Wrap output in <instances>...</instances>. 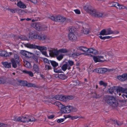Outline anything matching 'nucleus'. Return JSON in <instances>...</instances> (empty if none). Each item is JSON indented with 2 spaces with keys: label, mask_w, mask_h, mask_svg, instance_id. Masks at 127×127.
Masks as SVG:
<instances>
[{
  "label": "nucleus",
  "mask_w": 127,
  "mask_h": 127,
  "mask_svg": "<svg viewBox=\"0 0 127 127\" xmlns=\"http://www.w3.org/2000/svg\"><path fill=\"white\" fill-rule=\"evenodd\" d=\"M126 8V6H124L120 4H119V5H118L117 8L118 9H125Z\"/></svg>",
  "instance_id": "obj_46"
},
{
  "label": "nucleus",
  "mask_w": 127,
  "mask_h": 127,
  "mask_svg": "<svg viewBox=\"0 0 127 127\" xmlns=\"http://www.w3.org/2000/svg\"><path fill=\"white\" fill-rule=\"evenodd\" d=\"M22 72L25 74H28L31 77H32L33 76V73L31 71H28L26 70H23Z\"/></svg>",
  "instance_id": "obj_25"
},
{
  "label": "nucleus",
  "mask_w": 127,
  "mask_h": 127,
  "mask_svg": "<svg viewBox=\"0 0 127 127\" xmlns=\"http://www.w3.org/2000/svg\"><path fill=\"white\" fill-rule=\"evenodd\" d=\"M36 45H33V44H31L30 43H27L25 44L26 47L30 48H35L36 47L35 46Z\"/></svg>",
  "instance_id": "obj_28"
},
{
  "label": "nucleus",
  "mask_w": 127,
  "mask_h": 127,
  "mask_svg": "<svg viewBox=\"0 0 127 127\" xmlns=\"http://www.w3.org/2000/svg\"><path fill=\"white\" fill-rule=\"evenodd\" d=\"M55 117V115H51L48 116V118L49 119H52Z\"/></svg>",
  "instance_id": "obj_64"
},
{
  "label": "nucleus",
  "mask_w": 127,
  "mask_h": 127,
  "mask_svg": "<svg viewBox=\"0 0 127 127\" xmlns=\"http://www.w3.org/2000/svg\"><path fill=\"white\" fill-rule=\"evenodd\" d=\"M28 82L26 81H23L22 85L24 86H26Z\"/></svg>",
  "instance_id": "obj_62"
},
{
  "label": "nucleus",
  "mask_w": 127,
  "mask_h": 127,
  "mask_svg": "<svg viewBox=\"0 0 127 127\" xmlns=\"http://www.w3.org/2000/svg\"><path fill=\"white\" fill-rule=\"evenodd\" d=\"M104 13L99 12H97L95 17H104Z\"/></svg>",
  "instance_id": "obj_26"
},
{
  "label": "nucleus",
  "mask_w": 127,
  "mask_h": 127,
  "mask_svg": "<svg viewBox=\"0 0 127 127\" xmlns=\"http://www.w3.org/2000/svg\"><path fill=\"white\" fill-rule=\"evenodd\" d=\"M32 70L34 73H38L39 71V66L35 64H34L33 66Z\"/></svg>",
  "instance_id": "obj_17"
},
{
  "label": "nucleus",
  "mask_w": 127,
  "mask_h": 127,
  "mask_svg": "<svg viewBox=\"0 0 127 127\" xmlns=\"http://www.w3.org/2000/svg\"><path fill=\"white\" fill-rule=\"evenodd\" d=\"M49 18L53 21L60 22L62 23H66L70 22V19L66 18L63 16L59 15L55 17L53 16H51Z\"/></svg>",
  "instance_id": "obj_3"
},
{
  "label": "nucleus",
  "mask_w": 127,
  "mask_h": 127,
  "mask_svg": "<svg viewBox=\"0 0 127 127\" xmlns=\"http://www.w3.org/2000/svg\"><path fill=\"white\" fill-rule=\"evenodd\" d=\"M122 93H126L127 94V89L126 88H123Z\"/></svg>",
  "instance_id": "obj_61"
},
{
  "label": "nucleus",
  "mask_w": 127,
  "mask_h": 127,
  "mask_svg": "<svg viewBox=\"0 0 127 127\" xmlns=\"http://www.w3.org/2000/svg\"><path fill=\"white\" fill-rule=\"evenodd\" d=\"M53 98L57 100H60L64 102H67L70 100L73 99L74 97L72 95H55Z\"/></svg>",
  "instance_id": "obj_4"
},
{
  "label": "nucleus",
  "mask_w": 127,
  "mask_h": 127,
  "mask_svg": "<svg viewBox=\"0 0 127 127\" xmlns=\"http://www.w3.org/2000/svg\"><path fill=\"white\" fill-rule=\"evenodd\" d=\"M6 82V79L4 77H0V84H4Z\"/></svg>",
  "instance_id": "obj_40"
},
{
  "label": "nucleus",
  "mask_w": 127,
  "mask_h": 127,
  "mask_svg": "<svg viewBox=\"0 0 127 127\" xmlns=\"http://www.w3.org/2000/svg\"><path fill=\"white\" fill-rule=\"evenodd\" d=\"M117 78L121 81L127 80V73L123 74L121 75H119L117 77Z\"/></svg>",
  "instance_id": "obj_14"
},
{
  "label": "nucleus",
  "mask_w": 127,
  "mask_h": 127,
  "mask_svg": "<svg viewBox=\"0 0 127 127\" xmlns=\"http://www.w3.org/2000/svg\"><path fill=\"white\" fill-rule=\"evenodd\" d=\"M66 63L68 64V69L69 70L71 69V66L74 65V62L71 60H69Z\"/></svg>",
  "instance_id": "obj_22"
},
{
  "label": "nucleus",
  "mask_w": 127,
  "mask_h": 127,
  "mask_svg": "<svg viewBox=\"0 0 127 127\" xmlns=\"http://www.w3.org/2000/svg\"><path fill=\"white\" fill-rule=\"evenodd\" d=\"M18 12L20 15H22L24 14V11H22L21 9H20L19 10Z\"/></svg>",
  "instance_id": "obj_58"
},
{
  "label": "nucleus",
  "mask_w": 127,
  "mask_h": 127,
  "mask_svg": "<svg viewBox=\"0 0 127 127\" xmlns=\"http://www.w3.org/2000/svg\"><path fill=\"white\" fill-rule=\"evenodd\" d=\"M20 122H29V117L28 115H26L25 117H20Z\"/></svg>",
  "instance_id": "obj_15"
},
{
  "label": "nucleus",
  "mask_w": 127,
  "mask_h": 127,
  "mask_svg": "<svg viewBox=\"0 0 127 127\" xmlns=\"http://www.w3.org/2000/svg\"><path fill=\"white\" fill-rule=\"evenodd\" d=\"M110 4H111V6L115 7L117 8L118 5H119V3L116 2H113L111 3Z\"/></svg>",
  "instance_id": "obj_47"
},
{
  "label": "nucleus",
  "mask_w": 127,
  "mask_h": 127,
  "mask_svg": "<svg viewBox=\"0 0 127 127\" xmlns=\"http://www.w3.org/2000/svg\"><path fill=\"white\" fill-rule=\"evenodd\" d=\"M2 64L5 68H10L11 67V63L7 62H2Z\"/></svg>",
  "instance_id": "obj_18"
},
{
  "label": "nucleus",
  "mask_w": 127,
  "mask_h": 127,
  "mask_svg": "<svg viewBox=\"0 0 127 127\" xmlns=\"http://www.w3.org/2000/svg\"><path fill=\"white\" fill-rule=\"evenodd\" d=\"M24 65L25 67L28 68H30L32 67L31 63L27 61L24 62Z\"/></svg>",
  "instance_id": "obj_29"
},
{
  "label": "nucleus",
  "mask_w": 127,
  "mask_h": 127,
  "mask_svg": "<svg viewBox=\"0 0 127 127\" xmlns=\"http://www.w3.org/2000/svg\"><path fill=\"white\" fill-rule=\"evenodd\" d=\"M68 30L70 32L69 33H74L73 32L75 31L74 28L72 27H70L68 28Z\"/></svg>",
  "instance_id": "obj_37"
},
{
  "label": "nucleus",
  "mask_w": 127,
  "mask_h": 127,
  "mask_svg": "<svg viewBox=\"0 0 127 127\" xmlns=\"http://www.w3.org/2000/svg\"><path fill=\"white\" fill-rule=\"evenodd\" d=\"M48 64H45L44 67V69L46 70L49 71V70H51L52 68L50 65Z\"/></svg>",
  "instance_id": "obj_32"
},
{
  "label": "nucleus",
  "mask_w": 127,
  "mask_h": 127,
  "mask_svg": "<svg viewBox=\"0 0 127 127\" xmlns=\"http://www.w3.org/2000/svg\"><path fill=\"white\" fill-rule=\"evenodd\" d=\"M79 117L78 116H72L71 118V119L72 120H73L74 119H76L78 118H79Z\"/></svg>",
  "instance_id": "obj_63"
},
{
  "label": "nucleus",
  "mask_w": 127,
  "mask_h": 127,
  "mask_svg": "<svg viewBox=\"0 0 127 127\" xmlns=\"http://www.w3.org/2000/svg\"><path fill=\"white\" fill-rule=\"evenodd\" d=\"M88 55L91 57H93L95 63L97 62H103L104 61V60L100 59L98 56H93L90 54H89Z\"/></svg>",
  "instance_id": "obj_12"
},
{
  "label": "nucleus",
  "mask_w": 127,
  "mask_h": 127,
  "mask_svg": "<svg viewBox=\"0 0 127 127\" xmlns=\"http://www.w3.org/2000/svg\"><path fill=\"white\" fill-rule=\"evenodd\" d=\"M72 108L71 109V112H75L77 111V109L75 107H74L72 106Z\"/></svg>",
  "instance_id": "obj_52"
},
{
  "label": "nucleus",
  "mask_w": 127,
  "mask_h": 127,
  "mask_svg": "<svg viewBox=\"0 0 127 127\" xmlns=\"http://www.w3.org/2000/svg\"><path fill=\"white\" fill-rule=\"evenodd\" d=\"M107 69L106 68H98L95 69L93 70L94 72H97L98 73H102L107 71Z\"/></svg>",
  "instance_id": "obj_10"
},
{
  "label": "nucleus",
  "mask_w": 127,
  "mask_h": 127,
  "mask_svg": "<svg viewBox=\"0 0 127 127\" xmlns=\"http://www.w3.org/2000/svg\"><path fill=\"white\" fill-rule=\"evenodd\" d=\"M115 89V92L117 93V95L120 96L121 95V93H122L123 88L120 86H114Z\"/></svg>",
  "instance_id": "obj_11"
},
{
  "label": "nucleus",
  "mask_w": 127,
  "mask_h": 127,
  "mask_svg": "<svg viewBox=\"0 0 127 127\" xmlns=\"http://www.w3.org/2000/svg\"><path fill=\"white\" fill-rule=\"evenodd\" d=\"M20 117L18 118L17 116H14L12 117V120L14 121L20 122Z\"/></svg>",
  "instance_id": "obj_44"
},
{
  "label": "nucleus",
  "mask_w": 127,
  "mask_h": 127,
  "mask_svg": "<svg viewBox=\"0 0 127 127\" xmlns=\"http://www.w3.org/2000/svg\"><path fill=\"white\" fill-rule=\"evenodd\" d=\"M29 39H37L42 41L45 40L47 38L46 35L44 34L39 35L35 32H31L29 33Z\"/></svg>",
  "instance_id": "obj_2"
},
{
  "label": "nucleus",
  "mask_w": 127,
  "mask_h": 127,
  "mask_svg": "<svg viewBox=\"0 0 127 127\" xmlns=\"http://www.w3.org/2000/svg\"><path fill=\"white\" fill-rule=\"evenodd\" d=\"M20 53L22 55L27 58H30L31 57L33 54L25 50H21Z\"/></svg>",
  "instance_id": "obj_8"
},
{
  "label": "nucleus",
  "mask_w": 127,
  "mask_h": 127,
  "mask_svg": "<svg viewBox=\"0 0 127 127\" xmlns=\"http://www.w3.org/2000/svg\"><path fill=\"white\" fill-rule=\"evenodd\" d=\"M74 11H75V13L77 14H80V12L79 10L77 9L74 10Z\"/></svg>",
  "instance_id": "obj_59"
},
{
  "label": "nucleus",
  "mask_w": 127,
  "mask_h": 127,
  "mask_svg": "<svg viewBox=\"0 0 127 127\" xmlns=\"http://www.w3.org/2000/svg\"><path fill=\"white\" fill-rule=\"evenodd\" d=\"M50 61L51 65L53 66V69L56 68L58 66V64L56 61L51 60H50Z\"/></svg>",
  "instance_id": "obj_21"
},
{
  "label": "nucleus",
  "mask_w": 127,
  "mask_h": 127,
  "mask_svg": "<svg viewBox=\"0 0 127 127\" xmlns=\"http://www.w3.org/2000/svg\"><path fill=\"white\" fill-rule=\"evenodd\" d=\"M59 67L57 68H55L54 69V71L57 73H59L61 72L62 70L61 69H59Z\"/></svg>",
  "instance_id": "obj_42"
},
{
  "label": "nucleus",
  "mask_w": 127,
  "mask_h": 127,
  "mask_svg": "<svg viewBox=\"0 0 127 127\" xmlns=\"http://www.w3.org/2000/svg\"><path fill=\"white\" fill-rule=\"evenodd\" d=\"M103 100L108 104L112 107H115L118 105L119 103L113 96L105 95Z\"/></svg>",
  "instance_id": "obj_1"
},
{
  "label": "nucleus",
  "mask_w": 127,
  "mask_h": 127,
  "mask_svg": "<svg viewBox=\"0 0 127 127\" xmlns=\"http://www.w3.org/2000/svg\"><path fill=\"white\" fill-rule=\"evenodd\" d=\"M106 30L107 35L112 34L113 31L111 30L110 28L106 29Z\"/></svg>",
  "instance_id": "obj_41"
},
{
  "label": "nucleus",
  "mask_w": 127,
  "mask_h": 127,
  "mask_svg": "<svg viewBox=\"0 0 127 127\" xmlns=\"http://www.w3.org/2000/svg\"><path fill=\"white\" fill-rule=\"evenodd\" d=\"M64 120V119H58L57 121V122L58 123H61L63 122Z\"/></svg>",
  "instance_id": "obj_53"
},
{
  "label": "nucleus",
  "mask_w": 127,
  "mask_h": 127,
  "mask_svg": "<svg viewBox=\"0 0 127 127\" xmlns=\"http://www.w3.org/2000/svg\"><path fill=\"white\" fill-rule=\"evenodd\" d=\"M8 10H9L10 12L12 13H15L16 11H17L16 9H8Z\"/></svg>",
  "instance_id": "obj_54"
},
{
  "label": "nucleus",
  "mask_w": 127,
  "mask_h": 127,
  "mask_svg": "<svg viewBox=\"0 0 127 127\" xmlns=\"http://www.w3.org/2000/svg\"><path fill=\"white\" fill-rule=\"evenodd\" d=\"M68 64L66 63L63 64L62 67V69L64 71H65L67 68L68 69Z\"/></svg>",
  "instance_id": "obj_38"
},
{
  "label": "nucleus",
  "mask_w": 127,
  "mask_h": 127,
  "mask_svg": "<svg viewBox=\"0 0 127 127\" xmlns=\"http://www.w3.org/2000/svg\"><path fill=\"white\" fill-rule=\"evenodd\" d=\"M63 58V55L62 54H61L59 56L57 57V59L59 61H60L62 60Z\"/></svg>",
  "instance_id": "obj_50"
},
{
  "label": "nucleus",
  "mask_w": 127,
  "mask_h": 127,
  "mask_svg": "<svg viewBox=\"0 0 127 127\" xmlns=\"http://www.w3.org/2000/svg\"><path fill=\"white\" fill-rule=\"evenodd\" d=\"M84 9L86 11L89 12L93 8L90 5H86L84 6Z\"/></svg>",
  "instance_id": "obj_20"
},
{
  "label": "nucleus",
  "mask_w": 127,
  "mask_h": 127,
  "mask_svg": "<svg viewBox=\"0 0 127 127\" xmlns=\"http://www.w3.org/2000/svg\"><path fill=\"white\" fill-rule=\"evenodd\" d=\"M83 31L85 34H87L89 33V30L87 29H84Z\"/></svg>",
  "instance_id": "obj_55"
},
{
  "label": "nucleus",
  "mask_w": 127,
  "mask_h": 127,
  "mask_svg": "<svg viewBox=\"0 0 127 127\" xmlns=\"http://www.w3.org/2000/svg\"><path fill=\"white\" fill-rule=\"evenodd\" d=\"M32 26L39 31L45 30L47 28V27L44 25H42L40 23L34 22L32 25Z\"/></svg>",
  "instance_id": "obj_5"
},
{
  "label": "nucleus",
  "mask_w": 127,
  "mask_h": 127,
  "mask_svg": "<svg viewBox=\"0 0 127 127\" xmlns=\"http://www.w3.org/2000/svg\"><path fill=\"white\" fill-rule=\"evenodd\" d=\"M12 54V52H10L9 53L7 52L6 51H2L1 53H0V55L3 57H9Z\"/></svg>",
  "instance_id": "obj_16"
},
{
  "label": "nucleus",
  "mask_w": 127,
  "mask_h": 127,
  "mask_svg": "<svg viewBox=\"0 0 127 127\" xmlns=\"http://www.w3.org/2000/svg\"><path fill=\"white\" fill-rule=\"evenodd\" d=\"M43 62L45 63L48 64H50V60H48L46 58H44L43 59Z\"/></svg>",
  "instance_id": "obj_51"
},
{
  "label": "nucleus",
  "mask_w": 127,
  "mask_h": 127,
  "mask_svg": "<svg viewBox=\"0 0 127 127\" xmlns=\"http://www.w3.org/2000/svg\"><path fill=\"white\" fill-rule=\"evenodd\" d=\"M17 6L19 7L23 8L26 7V6L25 4L23 3L20 1L18 2Z\"/></svg>",
  "instance_id": "obj_23"
},
{
  "label": "nucleus",
  "mask_w": 127,
  "mask_h": 127,
  "mask_svg": "<svg viewBox=\"0 0 127 127\" xmlns=\"http://www.w3.org/2000/svg\"><path fill=\"white\" fill-rule=\"evenodd\" d=\"M32 58L35 61V63H38V57L36 55H34L33 54V55H32Z\"/></svg>",
  "instance_id": "obj_36"
},
{
  "label": "nucleus",
  "mask_w": 127,
  "mask_h": 127,
  "mask_svg": "<svg viewBox=\"0 0 127 127\" xmlns=\"http://www.w3.org/2000/svg\"><path fill=\"white\" fill-rule=\"evenodd\" d=\"M14 59L15 61H16L18 63H19L20 62L18 55L17 54H15L14 55Z\"/></svg>",
  "instance_id": "obj_39"
},
{
  "label": "nucleus",
  "mask_w": 127,
  "mask_h": 127,
  "mask_svg": "<svg viewBox=\"0 0 127 127\" xmlns=\"http://www.w3.org/2000/svg\"><path fill=\"white\" fill-rule=\"evenodd\" d=\"M95 95L94 96V97L96 98H100L101 97V95L100 94H97L96 93L95 94Z\"/></svg>",
  "instance_id": "obj_56"
},
{
  "label": "nucleus",
  "mask_w": 127,
  "mask_h": 127,
  "mask_svg": "<svg viewBox=\"0 0 127 127\" xmlns=\"http://www.w3.org/2000/svg\"><path fill=\"white\" fill-rule=\"evenodd\" d=\"M68 37L69 39L72 41H75L77 40L76 36L74 33H69Z\"/></svg>",
  "instance_id": "obj_7"
},
{
  "label": "nucleus",
  "mask_w": 127,
  "mask_h": 127,
  "mask_svg": "<svg viewBox=\"0 0 127 127\" xmlns=\"http://www.w3.org/2000/svg\"><path fill=\"white\" fill-rule=\"evenodd\" d=\"M69 50H67L65 48H62L58 50V51L59 53H65L68 52Z\"/></svg>",
  "instance_id": "obj_33"
},
{
  "label": "nucleus",
  "mask_w": 127,
  "mask_h": 127,
  "mask_svg": "<svg viewBox=\"0 0 127 127\" xmlns=\"http://www.w3.org/2000/svg\"><path fill=\"white\" fill-rule=\"evenodd\" d=\"M36 48L40 50H47V48L46 47L44 46H35Z\"/></svg>",
  "instance_id": "obj_30"
},
{
  "label": "nucleus",
  "mask_w": 127,
  "mask_h": 127,
  "mask_svg": "<svg viewBox=\"0 0 127 127\" xmlns=\"http://www.w3.org/2000/svg\"><path fill=\"white\" fill-rule=\"evenodd\" d=\"M88 50L87 52L89 53H92V54L95 55L97 53V51L95 50L93 48H88Z\"/></svg>",
  "instance_id": "obj_19"
},
{
  "label": "nucleus",
  "mask_w": 127,
  "mask_h": 127,
  "mask_svg": "<svg viewBox=\"0 0 127 127\" xmlns=\"http://www.w3.org/2000/svg\"><path fill=\"white\" fill-rule=\"evenodd\" d=\"M99 34L102 35H107L106 30L103 29L100 32Z\"/></svg>",
  "instance_id": "obj_45"
},
{
  "label": "nucleus",
  "mask_w": 127,
  "mask_h": 127,
  "mask_svg": "<svg viewBox=\"0 0 127 127\" xmlns=\"http://www.w3.org/2000/svg\"><path fill=\"white\" fill-rule=\"evenodd\" d=\"M59 52L57 49H54L49 51V55L52 57L54 56H57L59 54Z\"/></svg>",
  "instance_id": "obj_9"
},
{
  "label": "nucleus",
  "mask_w": 127,
  "mask_h": 127,
  "mask_svg": "<svg viewBox=\"0 0 127 127\" xmlns=\"http://www.w3.org/2000/svg\"><path fill=\"white\" fill-rule=\"evenodd\" d=\"M97 12L96 10L93 8L89 13L92 16L95 17Z\"/></svg>",
  "instance_id": "obj_35"
},
{
  "label": "nucleus",
  "mask_w": 127,
  "mask_h": 127,
  "mask_svg": "<svg viewBox=\"0 0 127 127\" xmlns=\"http://www.w3.org/2000/svg\"><path fill=\"white\" fill-rule=\"evenodd\" d=\"M53 104L57 106L59 108H60L61 109H62V108L64 106V105L59 101H56L55 102L52 103Z\"/></svg>",
  "instance_id": "obj_24"
},
{
  "label": "nucleus",
  "mask_w": 127,
  "mask_h": 127,
  "mask_svg": "<svg viewBox=\"0 0 127 127\" xmlns=\"http://www.w3.org/2000/svg\"><path fill=\"white\" fill-rule=\"evenodd\" d=\"M36 121V120L35 119L34 117H32V119L29 118V122H32L33 121Z\"/></svg>",
  "instance_id": "obj_60"
},
{
  "label": "nucleus",
  "mask_w": 127,
  "mask_h": 127,
  "mask_svg": "<svg viewBox=\"0 0 127 127\" xmlns=\"http://www.w3.org/2000/svg\"><path fill=\"white\" fill-rule=\"evenodd\" d=\"M26 86L28 87H36V86L34 84L31 83H27Z\"/></svg>",
  "instance_id": "obj_49"
},
{
  "label": "nucleus",
  "mask_w": 127,
  "mask_h": 127,
  "mask_svg": "<svg viewBox=\"0 0 127 127\" xmlns=\"http://www.w3.org/2000/svg\"><path fill=\"white\" fill-rule=\"evenodd\" d=\"M57 76L58 77L62 79H66L67 77L64 74H58Z\"/></svg>",
  "instance_id": "obj_27"
},
{
  "label": "nucleus",
  "mask_w": 127,
  "mask_h": 127,
  "mask_svg": "<svg viewBox=\"0 0 127 127\" xmlns=\"http://www.w3.org/2000/svg\"><path fill=\"white\" fill-rule=\"evenodd\" d=\"M113 122L115 124H117L118 126L120 125H121L122 124L121 123H118L117 120H114L113 121Z\"/></svg>",
  "instance_id": "obj_57"
},
{
  "label": "nucleus",
  "mask_w": 127,
  "mask_h": 127,
  "mask_svg": "<svg viewBox=\"0 0 127 127\" xmlns=\"http://www.w3.org/2000/svg\"><path fill=\"white\" fill-rule=\"evenodd\" d=\"M79 48L80 50L85 52H87L88 50L87 48L83 46H80L79 47Z\"/></svg>",
  "instance_id": "obj_34"
},
{
  "label": "nucleus",
  "mask_w": 127,
  "mask_h": 127,
  "mask_svg": "<svg viewBox=\"0 0 127 127\" xmlns=\"http://www.w3.org/2000/svg\"><path fill=\"white\" fill-rule=\"evenodd\" d=\"M72 106H66L64 105V106L61 109L60 111L62 113H68L71 112Z\"/></svg>",
  "instance_id": "obj_6"
},
{
  "label": "nucleus",
  "mask_w": 127,
  "mask_h": 127,
  "mask_svg": "<svg viewBox=\"0 0 127 127\" xmlns=\"http://www.w3.org/2000/svg\"><path fill=\"white\" fill-rule=\"evenodd\" d=\"M18 37L23 40H28V39L26 36L24 35H21L19 36Z\"/></svg>",
  "instance_id": "obj_43"
},
{
  "label": "nucleus",
  "mask_w": 127,
  "mask_h": 127,
  "mask_svg": "<svg viewBox=\"0 0 127 127\" xmlns=\"http://www.w3.org/2000/svg\"><path fill=\"white\" fill-rule=\"evenodd\" d=\"M114 86L113 87H111L110 89H109L107 91V92L110 94H112L114 91L115 92V89Z\"/></svg>",
  "instance_id": "obj_31"
},
{
  "label": "nucleus",
  "mask_w": 127,
  "mask_h": 127,
  "mask_svg": "<svg viewBox=\"0 0 127 127\" xmlns=\"http://www.w3.org/2000/svg\"><path fill=\"white\" fill-rule=\"evenodd\" d=\"M81 55V54L80 53H74L72 54L71 56L73 57H76L77 56Z\"/></svg>",
  "instance_id": "obj_48"
},
{
  "label": "nucleus",
  "mask_w": 127,
  "mask_h": 127,
  "mask_svg": "<svg viewBox=\"0 0 127 127\" xmlns=\"http://www.w3.org/2000/svg\"><path fill=\"white\" fill-rule=\"evenodd\" d=\"M11 63L12 64V66L14 68H16L17 67V64L19 66L20 65V62L18 63L16 61H15L14 58H12L11 60Z\"/></svg>",
  "instance_id": "obj_13"
}]
</instances>
